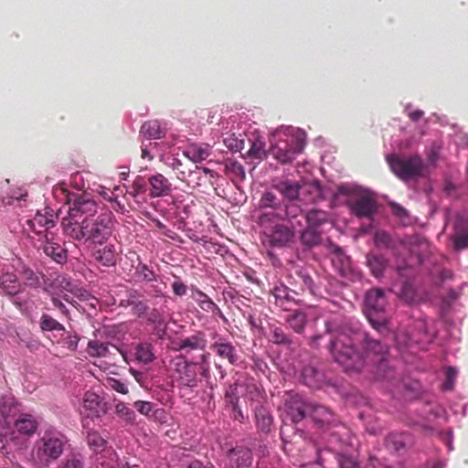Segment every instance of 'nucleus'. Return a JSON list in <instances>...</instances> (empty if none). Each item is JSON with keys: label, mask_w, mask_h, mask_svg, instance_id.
Returning <instances> with one entry per match:
<instances>
[{"label": "nucleus", "mask_w": 468, "mask_h": 468, "mask_svg": "<svg viewBox=\"0 0 468 468\" xmlns=\"http://www.w3.org/2000/svg\"><path fill=\"white\" fill-rule=\"evenodd\" d=\"M328 350L346 371H359L367 363H378L379 378L393 377L386 358L387 346L371 338L357 324H349L337 330L330 339Z\"/></svg>", "instance_id": "obj_1"}, {"label": "nucleus", "mask_w": 468, "mask_h": 468, "mask_svg": "<svg viewBox=\"0 0 468 468\" xmlns=\"http://www.w3.org/2000/svg\"><path fill=\"white\" fill-rule=\"evenodd\" d=\"M112 228L113 215L111 211H105L97 217L79 221L74 226L68 224L63 233L76 241L102 244L111 237Z\"/></svg>", "instance_id": "obj_2"}, {"label": "nucleus", "mask_w": 468, "mask_h": 468, "mask_svg": "<svg viewBox=\"0 0 468 468\" xmlns=\"http://www.w3.org/2000/svg\"><path fill=\"white\" fill-rule=\"evenodd\" d=\"M337 192L348 197L346 206L357 218L372 219L378 213V205L373 193L347 185L338 186Z\"/></svg>", "instance_id": "obj_3"}, {"label": "nucleus", "mask_w": 468, "mask_h": 468, "mask_svg": "<svg viewBox=\"0 0 468 468\" xmlns=\"http://www.w3.org/2000/svg\"><path fill=\"white\" fill-rule=\"evenodd\" d=\"M65 443L66 438L62 433L46 431L43 437L36 441L32 457L39 465L48 467L61 456Z\"/></svg>", "instance_id": "obj_4"}, {"label": "nucleus", "mask_w": 468, "mask_h": 468, "mask_svg": "<svg viewBox=\"0 0 468 468\" xmlns=\"http://www.w3.org/2000/svg\"><path fill=\"white\" fill-rule=\"evenodd\" d=\"M391 171L401 180L409 181L424 176L425 164L419 154L399 156L393 154L388 157Z\"/></svg>", "instance_id": "obj_5"}, {"label": "nucleus", "mask_w": 468, "mask_h": 468, "mask_svg": "<svg viewBox=\"0 0 468 468\" xmlns=\"http://www.w3.org/2000/svg\"><path fill=\"white\" fill-rule=\"evenodd\" d=\"M71 203L68 216L61 220L62 230L74 224H79V221L86 220L95 217L98 209L97 203L89 197L87 194L74 195L73 198H69Z\"/></svg>", "instance_id": "obj_6"}, {"label": "nucleus", "mask_w": 468, "mask_h": 468, "mask_svg": "<svg viewBox=\"0 0 468 468\" xmlns=\"http://www.w3.org/2000/svg\"><path fill=\"white\" fill-rule=\"evenodd\" d=\"M305 143L302 138H291L280 141L271 148V154L281 164L292 163L297 154L303 152Z\"/></svg>", "instance_id": "obj_7"}, {"label": "nucleus", "mask_w": 468, "mask_h": 468, "mask_svg": "<svg viewBox=\"0 0 468 468\" xmlns=\"http://www.w3.org/2000/svg\"><path fill=\"white\" fill-rule=\"evenodd\" d=\"M365 303L369 310L367 318L370 324L379 332L385 330L386 324L373 318V314H379L385 310L387 300L384 291L381 289L368 291L366 294Z\"/></svg>", "instance_id": "obj_8"}, {"label": "nucleus", "mask_w": 468, "mask_h": 468, "mask_svg": "<svg viewBox=\"0 0 468 468\" xmlns=\"http://www.w3.org/2000/svg\"><path fill=\"white\" fill-rule=\"evenodd\" d=\"M44 253L59 264L68 261V250L61 244V239L53 231H46L44 238H39Z\"/></svg>", "instance_id": "obj_9"}, {"label": "nucleus", "mask_w": 468, "mask_h": 468, "mask_svg": "<svg viewBox=\"0 0 468 468\" xmlns=\"http://www.w3.org/2000/svg\"><path fill=\"white\" fill-rule=\"evenodd\" d=\"M309 404L303 401L298 394H290L285 399L284 407L293 423H298L308 416Z\"/></svg>", "instance_id": "obj_10"}, {"label": "nucleus", "mask_w": 468, "mask_h": 468, "mask_svg": "<svg viewBox=\"0 0 468 468\" xmlns=\"http://www.w3.org/2000/svg\"><path fill=\"white\" fill-rule=\"evenodd\" d=\"M149 185V197L157 198L170 196L172 193L171 182L161 173L151 175L147 177Z\"/></svg>", "instance_id": "obj_11"}, {"label": "nucleus", "mask_w": 468, "mask_h": 468, "mask_svg": "<svg viewBox=\"0 0 468 468\" xmlns=\"http://www.w3.org/2000/svg\"><path fill=\"white\" fill-rule=\"evenodd\" d=\"M253 411L258 431L264 434L271 433L274 429V420L271 410L264 404H256Z\"/></svg>", "instance_id": "obj_12"}, {"label": "nucleus", "mask_w": 468, "mask_h": 468, "mask_svg": "<svg viewBox=\"0 0 468 468\" xmlns=\"http://www.w3.org/2000/svg\"><path fill=\"white\" fill-rule=\"evenodd\" d=\"M227 456L229 461V468H249L252 463L251 451L241 445L229 449Z\"/></svg>", "instance_id": "obj_13"}, {"label": "nucleus", "mask_w": 468, "mask_h": 468, "mask_svg": "<svg viewBox=\"0 0 468 468\" xmlns=\"http://www.w3.org/2000/svg\"><path fill=\"white\" fill-rule=\"evenodd\" d=\"M294 228L283 224H276L272 227L269 235V242L273 247H283L291 242L294 237Z\"/></svg>", "instance_id": "obj_14"}, {"label": "nucleus", "mask_w": 468, "mask_h": 468, "mask_svg": "<svg viewBox=\"0 0 468 468\" xmlns=\"http://www.w3.org/2000/svg\"><path fill=\"white\" fill-rule=\"evenodd\" d=\"M275 218L279 220H287L291 223L292 228L302 225L303 219L305 216L299 205L291 203L282 207L279 211L275 213Z\"/></svg>", "instance_id": "obj_15"}, {"label": "nucleus", "mask_w": 468, "mask_h": 468, "mask_svg": "<svg viewBox=\"0 0 468 468\" xmlns=\"http://www.w3.org/2000/svg\"><path fill=\"white\" fill-rule=\"evenodd\" d=\"M298 292L285 285L275 286L272 290L274 303L284 311H289L292 304L297 303L294 295Z\"/></svg>", "instance_id": "obj_16"}, {"label": "nucleus", "mask_w": 468, "mask_h": 468, "mask_svg": "<svg viewBox=\"0 0 468 468\" xmlns=\"http://www.w3.org/2000/svg\"><path fill=\"white\" fill-rule=\"evenodd\" d=\"M207 341L204 332L197 331L194 335L181 338L176 342L177 351H194L204 350L207 346Z\"/></svg>", "instance_id": "obj_17"}, {"label": "nucleus", "mask_w": 468, "mask_h": 468, "mask_svg": "<svg viewBox=\"0 0 468 468\" xmlns=\"http://www.w3.org/2000/svg\"><path fill=\"white\" fill-rule=\"evenodd\" d=\"M210 348L221 358L227 359L229 364L237 365L239 358L236 347L225 338L219 337L210 346Z\"/></svg>", "instance_id": "obj_18"}, {"label": "nucleus", "mask_w": 468, "mask_h": 468, "mask_svg": "<svg viewBox=\"0 0 468 468\" xmlns=\"http://www.w3.org/2000/svg\"><path fill=\"white\" fill-rule=\"evenodd\" d=\"M56 222L53 215L48 217L47 215L37 213L34 218L27 220L28 229L37 234L39 238H44L46 231H52L51 229L54 228Z\"/></svg>", "instance_id": "obj_19"}, {"label": "nucleus", "mask_w": 468, "mask_h": 468, "mask_svg": "<svg viewBox=\"0 0 468 468\" xmlns=\"http://www.w3.org/2000/svg\"><path fill=\"white\" fill-rule=\"evenodd\" d=\"M406 245L409 246L410 253L417 258L419 263H422L431 253V244L424 238L414 237L405 241L403 246Z\"/></svg>", "instance_id": "obj_20"}, {"label": "nucleus", "mask_w": 468, "mask_h": 468, "mask_svg": "<svg viewBox=\"0 0 468 468\" xmlns=\"http://www.w3.org/2000/svg\"><path fill=\"white\" fill-rule=\"evenodd\" d=\"M307 417H310L316 424L324 426L332 422L334 413L323 405L310 403Z\"/></svg>", "instance_id": "obj_21"}, {"label": "nucleus", "mask_w": 468, "mask_h": 468, "mask_svg": "<svg viewBox=\"0 0 468 468\" xmlns=\"http://www.w3.org/2000/svg\"><path fill=\"white\" fill-rule=\"evenodd\" d=\"M93 256L95 261L102 266L112 267L115 266L117 262L118 252L114 245L109 244L96 250Z\"/></svg>", "instance_id": "obj_22"}, {"label": "nucleus", "mask_w": 468, "mask_h": 468, "mask_svg": "<svg viewBox=\"0 0 468 468\" xmlns=\"http://www.w3.org/2000/svg\"><path fill=\"white\" fill-rule=\"evenodd\" d=\"M303 383L312 388H320L325 381L324 374L312 366H306L302 372Z\"/></svg>", "instance_id": "obj_23"}, {"label": "nucleus", "mask_w": 468, "mask_h": 468, "mask_svg": "<svg viewBox=\"0 0 468 468\" xmlns=\"http://www.w3.org/2000/svg\"><path fill=\"white\" fill-rule=\"evenodd\" d=\"M274 188L279 191L286 199L294 201L300 196L301 185L298 182L285 179L275 184Z\"/></svg>", "instance_id": "obj_24"}, {"label": "nucleus", "mask_w": 468, "mask_h": 468, "mask_svg": "<svg viewBox=\"0 0 468 468\" xmlns=\"http://www.w3.org/2000/svg\"><path fill=\"white\" fill-rule=\"evenodd\" d=\"M374 242L378 248L391 250L392 251H396L399 245L405 244V240L395 239L383 230H378L375 233Z\"/></svg>", "instance_id": "obj_25"}, {"label": "nucleus", "mask_w": 468, "mask_h": 468, "mask_svg": "<svg viewBox=\"0 0 468 468\" xmlns=\"http://www.w3.org/2000/svg\"><path fill=\"white\" fill-rule=\"evenodd\" d=\"M303 200L307 203H315L324 199L322 185L318 181H312L301 186Z\"/></svg>", "instance_id": "obj_26"}, {"label": "nucleus", "mask_w": 468, "mask_h": 468, "mask_svg": "<svg viewBox=\"0 0 468 468\" xmlns=\"http://www.w3.org/2000/svg\"><path fill=\"white\" fill-rule=\"evenodd\" d=\"M196 363L193 362H186L183 369L178 370L179 378L178 382L188 388H195L197 385V373L196 370Z\"/></svg>", "instance_id": "obj_27"}, {"label": "nucleus", "mask_w": 468, "mask_h": 468, "mask_svg": "<svg viewBox=\"0 0 468 468\" xmlns=\"http://www.w3.org/2000/svg\"><path fill=\"white\" fill-rule=\"evenodd\" d=\"M19 411V403L15 397L7 392L0 397V413L4 419L15 416Z\"/></svg>", "instance_id": "obj_28"}, {"label": "nucleus", "mask_w": 468, "mask_h": 468, "mask_svg": "<svg viewBox=\"0 0 468 468\" xmlns=\"http://www.w3.org/2000/svg\"><path fill=\"white\" fill-rule=\"evenodd\" d=\"M242 386L243 397H246L251 401H256L257 404H262L263 391L253 378L242 379Z\"/></svg>", "instance_id": "obj_29"}, {"label": "nucleus", "mask_w": 468, "mask_h": 468, "mask_svg": "<svg viewBox=\"0 0 468 468\" xmlns=\"http://www.w3.org/2000/svg\"><path fill=\"white\" fill-rule=\"evenodd\" d=\"M15 426L20 433L32 435L37 431L38 423L32 415L22 413L16 420Z\"/></svg>", "instance_id": "obj_30"}, {"label": "nucleus", "mask_w": 468, "mask_h": 468, "mask_svg": "<svg viewBox=\"0 0 468 468\" xmlns=\"http://www.w3.org/2000/svg\"><path fill=\"white\" fill-rule=\"evenodd\" d=\"M21 285L16 275L12 272L4 273L0 277V289L7 295H15L20 291Z\"/></svg>", "instance_id": "obj_31"}, {"label": "nucleus", "mask_w": 468, "mask_h": 468, "mask_svg": "<svg viewBox=\"0 0 468 468\" xmlns=\"http://www.w3.org/2000/svg\"><path fill=\"white\" fill-rule=\"evenodd\" d=\"M165 134V131L161 128L159 122L156 120L144 122L140 130V135L147 140L160 139L164 137Z\"/></svg>", "instance_id": "obj_32"}, {"label": "nucleus", "mask_w": 468, "mask_h": 468, "mask_svg": "<svg viewBox=\"0 0 468 468\" xmlns=\"http://www.w3.org/2000/svg\"><path fill=\"white\" fill-rule=\"evenodd\" d=\"M185 154L194 163H199L210 155V148L208 144H193L188 146Z\"/></svg>", "instance_id": "obj_33"}, {"label": "nucleus", "mask_w": 468, "mask_h": 468, "mask_svg": "<svg viewBox=\"0 0 468 468\" xmlns=\"http://www.w3.org/2000/svg\"><path fill=\"white\" fill-rule=\"evenodd\" d=\"M367 262L371 273L377 278L383 275L388 266V260L382 255L368 254Z\"/></svg>", "instance_id": "obj_34"}, {"label": "nucleus", "mask_w": 468, "mask_h": 468, "mask_svg": "<svg viewBox=\"0 0 468 468\" xmlns=\"http://www.w3.org/2000/svg\"><path fill=\"white\" fill-rule=\"evenodd\" d=\"M242 379H237L233 384L229 385L225 391L224 399L227 406L236 405L239 402V398L243 397Z\"/></svg>", "instance_id": "obj_35"}, {"label": "nucleus", "mask_w": 468, "mask_h": 468, "mask_svg": "<svg viewBox=\"0 0 468 468\" xmlns=\"http://www.w3.org/2000/svg\"><path fill=\"white\" fill-rule=\"evenodd\" d=\"M286 323L295 333L302 334L307 324L306 314L300 310L294 311L287 315Z\"/></svg>", "instance_id": "obj_36"}, {"label": "nucleus", "mask_w": 468, "mask_h": 468, "mask_svg": "<svg viewBox=\"0 0 468 468\" xmlns=\"http://www.w3.org/2000/svg\"><path fill=\"white\" fill-rule=\"evenodd\" d=\"M260 206L262 208L270 207L272 209L271 212L265 213L264 217L275 218V213L282 207H280L279 198L271 192H265L260 200Z\"/></svg>", "instance_id": "obj_37"}, {"label": "nucleus", "mask_w": 468, "mask_h": 468, "mask_svg": "<svg viewBox=\"0 0 468 468\" xmlns=\"http://www.w3.org/2000/svg\"><path fill=\"white\" fill-rule=\"evenodd\" d=\"M192 299L197 303V305L205 312H214L218 310V305L202 291L196 289L192 292Z\"/></svg>", "instance_id": "obj_38"}, {"label": "nucleus", "mask_w": 468, "mask_h": 468, "mask_svg": "<svg viewBox=\"0 0 468 468\" xmlns=\"http://www.w3.org/2000/svg\"><path fill=\"white\" fill-rule=\"evenodd\" d=\"M135 359L143 364H150L155 358L153 346L149 343H141L136 346L134 351Z\"/></svg>", "instance_id": "obj_39"}, {"label": "nucleus", "mask_w": 468, "mask_h": 468, "mask_svg": "<svg viewBox=\"0 0 468 468\" xmlns=\"http://www.w3.org/2000/svg\"><path fill=\"white\" fill-rule=\"evenodd\" d=\"M83 407L89 410L91 415L98 416L102 408L100 396L94 392H86L83 399Z\"/></svg>", "instance_id": "obj_40"}, {"label": "nucleus", "mask_w": 468, "mask_h": 468, "mask_svg": "<svg viewBox=\"0 0 468 468\" xmlns=\"http://www.w3.org/2000/svg\"><path fill=\"white\" fill-rule=\"evenodd\" d=\"M42 332L65 331V326L48 314H42L39 319Z\"/></svg>", "instance_id": "obj_41"}, {"label": "nucleus", "mask_w": 468, "mask_h": 468, "mask_svg": "<svg viewBox=\"0 0 468 468\" xmlns=\"http://www.w3.org/2000/svg\"><path fill=\"white\" fill-rule=\"evenodd\" d=\"M87 443L91 451L100 453L105 450L107 441L98 431H90L87 434Z\"/></svg>", "instance_id": "obj_42"}, {"label": "nucleus", "mask_w": 468, "mask_h": 468, "mask_svg": "<svg viewBox=\"0 0 468 468\" xmlns=\"http://www.w3.org/2000/svg\"><path fill=\"white\" fill-rule=\"evenodd\" d=\"M301 242L307 248H313L321 242V233L308 226L301 234Z\"/></svg>", "instance_id": "obj_43"}, {"label": "nucleus", "mask_w": 468, "mask_h": 468, "mask_svg": "<svg viewBox=\"0 0 468 468\" xmlns=\"http://www.w3.org/2000/svg\"><path fill=\"white\" fill-rule=\"evenodd\" d=\"M407 441V434L390 433L386 439V445L389 450L399 452L405 448Z\"/></svg>", "instance_id": "obj_44"}, {"label": "nucleus", "mask_w": 468, "mask_h": 468, "mask_svg": "<svg viewBox=\"0 0 468 468\" xmlns=\"http://www.w3.org/2000/svg\"><path fill=\"white\" fill-rule=\"evenodd\" d=\"M304 219L310 227L317 228L327 221V214L323 210L313 209L305 215Z\"/></svg>", "instance_id": "obj_45"}, {"label": "nucleus", "mask_w": 468, "mask_h": 468, "mask_svg": "<svg viewBox=\"0 0 468 468\" xmlns=\"http://www.w3.org/2000/svg\"><path fill=\"white\" fill-rule=\"evenodd\" d=\"M88 353L90 356L101 357L106 356L109 353V346L107 344L98 340H90L87 346Z\"/></svg>", "instance_id": "obj_46"}, {"label": "nucleus", "mask_w": 468, "mask_h": 468, "mask_svg": "<svg viewBox=\"0 0 468 468\" xmlns=\"http://www.w3.org/2000/svg\"><path fill=\"white\" fill-rule=\"evenodd\" d=\"M453 246L456 250L468 248V229H463L455 226V233L452 236Z\"/></svg>", "instance_id": "obj_47"}, {"label": "nucleus", "mask_w": 468, "mask_h": 468, "mask_svg": "<svg viewBox=\"0 0 468 468\" xmlns=\"http://www.w3.org/2000/svg\"><path fill=\"white\" fill-rule=\"evenodd\" d=\"M334 264H336V262H339V271L344 275L346 271H347L350 268V260L349 258L345 255L343 252V250L339 247L335 246L334 248V258H333Z\"/></svg>", "instance_id": "obj_48"}, {"label": "nucleus", "mask_w": 468, "mask_h": 468, "mask_svg": "<svg viewBox=\"0 0 468 468\" xmlns=\"http://www.w3.org/2000/svg\"><path fill=\"white\" fill-rule=\"evenodd\" d=\"M271 341L276 345L289 346L292 343V337L285 334L282 328L274 327L271 330Z\"/></svg>", "instance_id": "obj_49"}, {"label": "nucleus", "mask_w": 468, "mask_h": 468, "mask_svg": "<svg viewBox=\"0 0 468 468\" xmlns=\"http://www.w3.org/2000/svg\"><path fill=\"white\" fill-rule=\"evenodd\" d=\"M115 412L120 418H122L127 421H133L135 419L134 411L122 401H120L115 405Z\"/></svg>", "instance_id": "obj_50"}, {"label": "nucleus", "mask_w": 468, "mask_h": 468, "mask_svg": "<svg viewBox=\"0 0 468 468\" xmlns=\"http://www.w3.org/2000/svg\"><path fill=\"white\" fill-rule=\"evenodd\" d=\"M336 460L339 468H359L357 460L349 454L338 453Z\"/></svg>", "instance_id": "obj_51"}, {"label": "nucleus", "mask_w": 468, "mask_h": 468, "mask_svg": "<svg viewBox=\"0 0 468 468\" xmlns=\"http://www.w3.org/2000/svg\"><path fill=\"white\" fill-rule=\"evenodd\" d=\"M22 279L26 285L32 288H37L41 284L39 276L34 271L29 269L24 270L22 272Z\"/></svg>", "instance_id": "obj_52"}, {"label": "nucleus", "mask_w": 468, "mask_h": 468, "mask_svg": "<svg viewBox=\"0 0 468 468\" xmlns=\"http://www.w3.org/2000/svg\"><path fill=\"white\" fill-rule=\"evenodd\" d=\"M107 388L121 393L122 395H126L129 392V388L126 386L125 383L121 381L120 379L114 378H109L106 381Z\"/></svg>", "instance_id": "obj_53"}, {"label": "nucleus", "mask_w": 468, "mask_h": 468, "mask_svg": "<svg viewBox=\"0 0 468 468\" xmlns=\"http://www.w3.org/2000/svg\"><path fill=\"white\" fill-rule=\"evenodd\" d=\"M136 272L144 281L152 282L156 280L155 273L146 264L140 263L136 268Z\"/></svg>", "instance_id": "obj_54"}, {"label": "nucleus", "mask_w": 468, "mask_h": 468, "mask_svg": "<svg viewBox=\"0 0 468 468\" xmlns=\"http://www.w3.org/2000/svg\"><path fill=\"white\" fill-rule=\"evenodd\" d=\"M133 407L136 410L144 416H150L154 410V403L144 400H137L133 403Z\"/></svg>", "instance_id": "obj_55"}, {"label": "nucleus", "mask_w": 468, "mask_h": 468, "mask_svg": "<svg viewBox=\"0 0 468 468\" xmlns=\"http://www.w3.org/2000/svg\"><path fill=\"white\" fill-rule=\"evenodd\" d=\"M250 156L257 159L263 158L266 154L263 150V144L261 142L252 143L250 150L248 151Z\"/></svg>", "instance_id": "obj_56"}, {"label": "nucleus", "mask_w": 468, "mask_h": 468, "mask_svg": "<svg viewBox=\"0 0 468 468\" xmlns=\"http://www.w3.org/2000/svg\"><path fill=\"white\" fill-rule=\"evenodd\" d=\"M148 181L142 176H136L130 186V188H135L145 195L147 191Z\"/></svg>", "instance_id": "obj_57"}, {"label": "nucleus", "mask_w": 468, "mask_h": 468, "mask_svg": "<svg viewBox=\"0 0 468 468\" xmlns=\"http://www.w3.org/2000/svg\"><path fill=\"white\" fill-rule=\"evenodd\" d=\"M388 206L390 207L391 212L394 216L401 219H404L409 217V212L407 211V209L400 206L399 204L396 202H389Z\"/></svg>", "instance_id": "obj_58"}, {"label": "nucleus", "mask_w": 468, "mask_h": 468, "mask_svg": "<svg viewBox=\"0 0 468 468\" xmlns=\"http://www.w3.org/2000/svg\"><path fill=\"white\" fill-rule=\"evenodd\" d=\"M399 295L401 298H403L407 301L412 300L414 297V290H413L412 285L410 282H405L402 284Z\"/></svg>", "instance_id": "obj_59"}, {"label": "nucleus", "mask_w": 468, "mask_h": 468, "mask_svg": "<svg viewBox=\"0 0 468 468\" xmlns=\"http://www.w3.org/2000/svg\"><path fill=\"white\" fill-rule=\"evenodd\" d=\"M51 303H52L54 307H56L57 309L59 310L61 314H63L64 316L69 318V309L67 308V306L65 305V303L61 301V299L59 297L53 295L51 297Z\"/></svg>", "instance_id": "obj_60"}, {"label": "nucleus", "mask_w": 468, "mask_h": 468, "mask_svg": "<svg viewBox=\"0 0 468 468\" xmlns=\"http://www.w3.org/2000/svg\"><path fill=\"white\" fill-rule=\"evenodd\" d=\"M173 292L177 296H184L186 294L187 287L180 280H176L172 283Z\"/></svg>", "instance_id": "obj_61"}, {"label": "nucleus", "mask_w": 468, "mask_h": 468, "mask_svg": "<svg viewBox=\"0 0 468 468\" xmlns=\"http://www.w3.org/2000/svg\"><path fill=\"white\" fill-rule=\"evenodd\" d=\"M130 305L133 307V311L139 316L144 314L148 306L143 301H130Z\"/></svg>", "instance_id": "obj_62"}, {"label": "nucleus", "mask_w": 468, "mask_h": 468, "mask_svg": "<svg viewBox=\"0 0 468 468\" xmlns=\"http://www.w3.org/2000/svg\"><path fill=\"white\" fill-rule=\"evenodd\" d=\"M229 407H230L232 410L231 417L235 420H238L239 422H241V423L244 422V420H246V416L244 415L243 411L241 410L239 403H237L236 405H229Z\"/></svg>", "instance_id": "obj_63"}, {"label": "nucleus", "mask_w": 468, "mask_h": 468, "mask_svg": "<svg viewBox=\"0 0 468 468\" xmlns=\"http://www.w3.org/2000/svg\"><path fill=\"white\" fill-rule=\"evenodd\" d=\"M62 468H83V463L76 457H71L63 463Z\"/></svg>", "instance_id": "obj_64"}]
</instances>
